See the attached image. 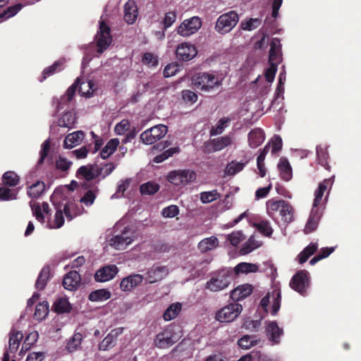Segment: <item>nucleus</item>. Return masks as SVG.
I'll list each match as a JSON object with an SVG mask.
<instances>
[{"instance_id": "obj_1", "label": "nucleus", "mask_w": 361, "mask_h": 361, "mask_svg": "<svg viewBox=\"0 0 361 361\" xmlns=\"http://www.w3.org/2000/svg\"><path fill=\"white\" fill-rule=\"evenodd\" d=\"M30 207L36 219L42 224H46V227L50 229L60 228L64 224L65 219L71 221L75 216L84 213V209L72 201L57 206L53 216L50 214L49 206L47 202H31Z\"/></svg>"}, {"instance_id": "obj_2", "label": "nucleus", "mask_w": 361, "mask_h": 361, "mask_svg": "<svg viewBox=\"0 0 361 361\" xmlns=\"http://www.w3.org/2000/svg\"><path fill=\"white\" fill-rule=\"evenodd\" d=\"M113 231H110L106 238L108 245L117 250L126 249L136 238V233L130 226L121 228V223H117Z\"/></svg>"}, {"instance_id": "obj_3", "label": "nucleus", "mask_w": 361, "mask_h": 361, "mask_svg": "<svg viewBox=\"0 0 361 361\" xmlns=\"http://www.w3.org/2000/svg\"><path fill=\"white\" fill-rule=\"evenodd\" d=\"M267 213L276 223L280 216L281 221L288 224L293 220L294 209L286 201L270 199L266 203Z\"/></svg>"}, {"instance_id": "obj_4", "label": "nucleus", "mask_w": 361, "mask_h": 361, "mask_svg": "<svg viewBox=\"0 0 361 361\" xmlns=\"http://www.w3.org/2000/svg\"><path fill=\"white\" fill-rule=\"evenodd\" d=\"M78 85L79 93L82 96L86 97H91L95 90L94 84L92 81L84 80L83 79L78 78L77 80L67 90L66 94L61 97L59 106L70 102L73 99ZM59 108L62 109L61 106H59Z\"/></svg>"}, {"instance_id": "obj_5", "label": "nucleus", "mask_w": 361, "mask_h": 361, "mask_svg": "<svg viewBox=\"0 0 361 361\" xmlns=\"http://www.w3.org/2000/svg\"><path fill=\"white\" fill-rule=\"evenodd\" d=\"M233 280V271L223 269L214 273L207 282L206 288L212 292H217L226 288Z\"/></svg>"}, {"instance_id": "obj_6", "label": "nucleus", "mask_w": 361, "mask_h": 361, "mask_svg": "<svg viewBox=\"0 0 361 361\" xmlns=\"http://www.w3.org/2000/svg\"><path fill=\"white\" fill-rule=\"evenodd\" d=\"M192 82L197 89L209 92L219 87L221 85V80L214 73H200L192 77Z\"/></svg>"}, {"instance_id": "obj_7", "label": "nucleus", "mask_w": 361, "mask_h": 361, "mask_svg": "<svg viewBox=\"0 0 361 361\" xmlns=\"http://www.w3.org/2000/svg\"><path fill=\"white\" fill-rule=\"evenodd\" d=\"M333 182L334 177H331L324 180L319 184L318 188L314 191L312 209H316L317 212H323Z\"/></svg>"}, {"instance_id": "obj_8", "label": "nucleus", "mask_w": 361, "mask_h": 361, "mask_svg": "<svg viewBox=\"0 0 361 361\" xmlns=\"http://www.w3.org/2000/svg\"><path fill=\"white\" fill-rule=\"evenodd\" d=\"M179 328L170 325L163 331L159 333L155 339L154 345L159 348H167L175 343L180 337Z\"/></svg>"}, {"instance_id": "obj_9", "label": "nucleus", "mask_w": 361, "mask_h": 361, "mask_svg": "<svg viewBox=\"0 0 361 361\" xmlns=\"http://www.w3.org/2000/svg\"><path fill=\"white\" fill-rule=\"evenodd\" d=\"M196 179L195 171L189 169L175 170L169 173L167 180L176 186L183 187Z\"/></svg>"}, {"instance_id": "obj_10", "label": "nucleus", "mask_w": 361, "mask_h": 361, "mask_svg": "<svg viewBox=\"0 0 361 361\" xmlns=\"http://www.w3.org/2000/svg\"><path fill=\"white\" fill-rule=\"evenodd\" d=\"M98 52L102 53L111 43L112 38L110 34V27L106 24L105 19L102 16L99 21V31L95 37Z\"/></svg>"}, {"instance_id": "obj_11", "label": "nucleus", "mask_w": 361, "mask_h": 361, "mask_svg": "<svg viewBox=\"0 0 361 361\" xmlns=\"http://www.w3.org/2000/svg\"><path fill=\"white\" fill-rule=\"evenodd\" d=\"M238 19V15L235 11L224 13L218 18L215 29L220 34L228 33L235 26Z\"/></svg>"}, {"instance_id": "obj_12", "label": "nucleus", "mask_w": 361, "mask_h": 361, "mask_svg": "<svg viewBox=\"0 0 361 361\" xmlns=\"http://www.w3.org/2000/svg\"><path fill=\"white\" fill-rule=\"evenodd\" d=\"M168 132V127L163 124L156 125L140 135V139L145 145H152L163 138Z\"/></svg>"}, {"instance_id": "obj_13", "label": "nucleus", "mask_w": 361, "mask_h": 361, "mask_svg": "<svg viewBox=\"0 0 361 361\" xmlns=\"http://www.w3.org/2000/svg\"><path fill=\"white\" fill-rule=\"evenodd\" d=\"M242 310L241 305L231 303L217 311L215 317L220 322H231L237 318Z\"/></svg>"}, {"instance_id": "obj_14", "label": "nucleus", "mask_w": 361, "mask_h": 361, "mask_svg": "<svg viewBox=\"0 0 361 361\" xmlns=\"http://www.w3.org/2000/svg\"><path fill=\"white\" fill-rule=\"evenodd\" d=\"M202 26V20L197 16L185 19L177 27V33L182 37H188L197 32Z\"/></svg>"}, {"instance_id": "obj_15", "label": "nucleus", "mask_w": 361, "mask_h": 361, "mask_svg": "<svg viewBox=\"0 0 361 361\" xmlns=\"http://www.w3.org/2000/svg\"><path fill=\"white\" fill-rule=\"evenodd\" d=\"M290 287L301 295H304L310 286V276L307 271L302 270L295 274L290 283Z\"/></svg>"}, {"instance_id": "obj_16", "label": "nucleus", "mask_w": 361, "mask_h": 361, "mask_svg": "<svg viewBox=\"0 0 361 361\" xmlns=\"http://www.w3.org/2000/svg\"><path fill=\"white\" fill-rule=\"evenodd\" d=\"M281 293L279 290H274L271 293H267L261 300L260 305L265 310L268 312V306L271 303V314L276 315L280 308Z\"/></svg>"}, {"instance_id": "obj_17", "label": "nucleus", "mask_w": 361, "mask_h": 361, "mask_svg": "<svg viewBox=\"0 0 361 361\" xmlns=\"http://www.w3.org/2000/svg\"><path fill=\"white\" fill-rule=\"evenodd\" d=\"M176 56L179 60L188 61L192 59L197 54L196 47L190 42H183L176 48Z\"/></svg>"}, {"instance_id": "obj_18", "label": "nucleus", "mask_w": 361, "mask_h": 361, "mask_svg": "<svg viewBox=\"0 0 361 361\" xmlns=\"http://www.w3.org/2000/svg\"><path fill=\"white\" fill-rule=\"evenodd\" d=\"M144 280V276L139 274H132L122 279L120 288L123 292H130L140 286Z\"/></svg>"}, {"instance_id": "obj_19", "label": "nucleus", "mask_w": 361, "mask_h": 361, "mask_svg": "<svg viewBox=\"0 0 361 361\" xmlns=\"http://www.w3.org/2000/svg\"><path fill=\"white\" fill-rule=\"evenodd\" d=\"M118 272V268L115 264L104 266L98 269L94 274L97 282H106L113 279Z\"/></svg>"}, {"instance_id": "obj_20", "label": "nucleus", "mask_w": 361, "mask_h": 361, "mask_svg": "<svg viewBox=\"0 0 361 361\" xmlns=\"http://www.w3.org/2000/svg\"><path fill=\"white\" fill-rule=\"evenodd\" d=\"M168 274L169 271L166 267H152L147 270L145 279L149 283H153L162 280Z\"/></svg>"}, {"instance_id": "obj_21", "label": "nucleus", "mask_w": 361, "mask_h": 361, "mask_svg": "<svg viewBox=\"0 0 361 361\" xmlns=\"http://www.w3.org/2000/svg\"><path fill=\"white\" fill-rule=\"evenodd\" d=\"M266 333L270 341L274 344H278L283 331L279 326L276 322L272 321L267 323Z\"/></svg>"}, {"instance_id": "obj_22", "label": "nucleus", "mask_w": 361, "mask_h": 361, "mask_svg": "<svg viewBox=\"0 0 361 361\" xmlns=\"http://www.w3.org/2000/svg\"><path fill=\"white\" fill-rule=\"evenodd\" d=\"M138 16V9L135 2L128 0L124 5V20L129 25L135 23Z\"/></svg>"}, {"instance_id": "obj_23", "label": "nucleus", "mask_w": 361, "mask_h": 361, "mask_svg": "<svg viewBox=\"0 0 361 361\" xmlns=\"http://www.w3.org/2000/svg\"><path fill=\"white\" fill-rule=\"evenodd\" d=\"M233 143V137L230 135H225L212 140L209 144V150L211 152H219Z\"/></svg>"}, {"instance_id": "obj_24", "label": "nucleus", "mask_w": 361, "mask_h": 361, "mask_svg": "<svg viewBox=\"0 0 361 361\" xmlns=\"http://www.w3.org/2000/svg\"><path fill=\"white\" fill-rule=\"evenodd\" d=\"M85 138V133L82 130H77L69 133L64 139L63 147L66 149H72L79 145Z\"/></svg>"}, {"instance_id": "obj_25", "label": "nucleus", "mask_w": 361, "mask_h": 361, "mask_svg": "<svg viewBox=\"0 0 361 361\" xmlns=\"http://www.w3.org/2000/svg\"><path fill=\"white\" fill-rule=\"evenodd\" d=\"M80 282V276L76 271L68 272L63 278V287L68 290H74Z\"/></svg>"}, {"instance_id": "obj_26", "label": "nucleus", "mask_w": 361, "mask_h": 361, "mask_svg": "<svg viewBox=\"0 0 361 361\" xmlns=\"http://www.w3.org/2000/svg\"><path fill=\"white\" fill-rule=\"evenodd\" d=\"M252 291V288L251 285L247 283L243 284L237 286L231 291V297L233 300L239 301L250 295Z\"/></svg>"}, {"instance_id": "obj_27", "label": "nucleus", "mask_w": 361, "mask_h": 361, "mask_svg": "<svg viewBox=\"0 0 361 361\" xmlns=\"http://www.w3.org/2000/svg\"><path fill=\"white\" fill-rule=\"evenodd\" d=\"M78 176L90 180L99 176V166H83L78 171Z\"/></svg>"}, {"instance_id": "obj_28", "label": "nucleus", "mask_w": 361, "mask_h": 361, "mask_svg": "<svg viewBox=\"0 0 361 361\" xmlns=\"http://www.w3.org/2000/svg\"><path fill=\"white\" fill-rule=\"evenodd\" d=\"M269 61L279 63L281 60V44L278 38H274L270 44Z\"/></svg>"}, {"instance_id": "obj_29", "label": "nucleus", "mask_w": 361, "mask_h": 361, "mask_svg": "<svg viewBox=\"0 0 361 361\" xmlns=\"http://www.w3.org/2000/svg\"><path fill=\"white\" fill-rule=\"evenodd\" d=\"M264 134L261 129H253L248 134L249 146L252 148H256L264 142Z\"/></svg>"}, {"instance_id": "obj_30", "label": "nucleus", "mask_w": 361, "mask_h": 361, "mask_svg": "<svg viewBox=\"0 0 361 361\" xmlns=\"http://www.w3.org/2000/svg\"><path fill=\"white\" fill-rule=\"evenodd\" d=\"M278 169L283 180L288 181L292 178V168L286 158L282 157L280 159L278 164Z\"/></svg>"}, {"instance_id": "obj_31", "label": "nucleus", "mask_w": 361, "mask_h": 361, "mask_svg": "<svg viewBox=\"0 0 361 361\" xmlns=\"http://www.w3.org/2000/svg\"><path fill=\"white\" fill-rule=\"evenodd\" d=\"M322 213L317 212L316 209H312L308 221L305 227V233H309L314 231L319 224Z\"/></svg>"}, {"instance_id": "obj_32", "label": "nucleus", "mask_w": 361, "mask_h": 361, "mask_svg": "<svg viewBox=\"0 0 361 361\" xmlns=\"http://www.w3.org/2000/svg\"><path fill=\"white\" fill-rule=\"evenodd\" d=\"M259 270V265L254 263L241 262L234 267L235 274H248L256 273Z\"/></svg>"}, {"instance_id": "obj_33", "label": "nucleus", "mask_w": 361, "mask_h": 361, "mask_svg": "<svg viewBox=\"0 0 361 361\" xmlns=\"http://www.w3.org/2000/svg\"><path fill=\"white\" fill-rule=\"evenodd\" d=\"M219 245V240L215 236H211L202 240L198 243V248L202 252H206L215 249Z\"/></svg>"}, {"instance_id": "obj_34", "label": "nucleus", "mask_w": 361, "mask_h": 361, "mask_svg": "<svg viewBox=\"0 0 361 361\" xmlns=\"http://www.w3.org/2000/svg\"><path fill=\"white\" fill-rule=\"evenodd\" d=\"M111 293L106 289H98L91 292L88 295V299L92 302H104L109 300Z\"/></svg>"}, {"instance_id": "obj_35", "label": "nucleus", "mask_w": 361, "mask_h": 361, "mask_svg": "<svg viewBox=\"0 0 361 361\" xmlns=\"http://www.w3.org/2000/svg\"><path fill=\"white\" fill-rule=\"evenodd\" d=\"M246 165V162L232 161L229 162L224 170L226 176H234L241 171Z\"/></svg>"}, {"instance_id": "obj_36", "label": "nucleus", "mask_w": 361, "mask_h": 361, "mask_svg": "<svg viewBox=\"0 0 361 361\" xmlns=\"http://www.w3.org/2000/svg\"><path fill=\"white\" fill-rule=\"evenodd\" d=\"M182 305L180 302L171 304L164 312L163 318L165 321H171L175 319L180 313Z\"/></svg>"}, {"instance_id": "obj_37", "label": "nucleus", "mask_w": 361, "mask_h": 361, "mask_svg": "<svg viewBox=\"0 0 361 361\" xmlns=\"http://www.w3.org/2000/svg\"><path fill=\"white\" fill-rule=\"evenodd\" d=\"M76 116L73 111L66 112L59 120V126L71 128L76 123Z\"/></svg>"}, {"instance_id": "obj_38", "label": "nucleus", "mask_w": 361, "mask_h": 361, "mask_svg": "<svg viewBox=\"0 0 361 361\" xmlns=\"http://www.w3.org/2000/svg\"><path fill=\"white\" fill-rule=\"evenodd\" d=\"M118 144V139L114 138L110 140L102 149L100 153L101 157L104 159L109 158L114 152Z\"/></svg>"}, {"instance_id": "obj_39", "label": "nucleus", "mask_w": 361, "mask_h": 361, "mask_svg": "<svg viewBox=\"0 0 361 361\" xmlns=\"http://www.w3.org/2000/svg\"><path fill=\"white\" fill-rule=\"evenodd\" d=\"M54 309L58 313H64L69 312L71 306L66 298L61 297L54 302Z\"/></svg>"}, {"instance_id": "obj_40", "label": "nucleus", "mask_w": 361, "mask_h": 361, "mask_svg": "<svg viewBox=\"0 0 361 361\" xmlns=\"http://www.w3.org/2000/svg\"><path fill=\"white\" fill-rule=\"evenodd\" d=\"M259 343V340L257 339L255 336H250V335H245L242 338H240L238 343L239 346L245 350H247L256 345H257Z\"/></svg>"}, {"instance_id": "obj_41", "label": "nucleus", "mask_w": 361, "mask_h": 361, "mask_svg": "<svg viewBox=\"0 0 361 361\" xmlns=\"http://www.w3.org/2000/svg\"><path fill=\"white\" fill-rule=\"evenodd\" d=\"M262 245L261 242L259 240H257L255 239V237L254 235H252L247 241L243 245V247L240 250V253L242 255H246L251 252H252L254 250L258 248Z\"/></svg>"}, {"instance_id": "obj_42", "label": "nucleus", "mask_w": 361, "mask_h": 361, "mask_svg": "<svg viewBox=\"0 0 361 361\" xmlns=\"http://www.w3.org/2000/svg\"><path fill=\"white\" fill-rule=\"evenodd\" d=\"M231 121L229 118H222L218 121L215 126H214L211 130L210 135L212 136L221 134L224 130L228 126Z\"/></svg>"}, {"instance_id": "obj_43", "label": "nucleus", "mask_w": 361, "mask_h": 361, "mask_svg": "<svg viewBox=\"0 0 361 361\" xmlns=\"http://www.w3.org/2000/svg\"><path fill=\"white\" fill-rule=\"evenodd\" d=\"M159 190V185L153 181H149L143 183L140 187V191L142 195H152L155 194Z\"/></svg>"}, {"instance_id": "obj_44", "label": "nucleus", "mask_w": 361, "mask_h": 361, "mask_svg": "<svg viewBox=\"0 0 361 361\" xmlns=\"http://www.w3.org/2000/svg\"><path fill=\"white\" fill-rule=\"evenodd\" d=\"M49 313V304L47 301H43L37 305L34 317L39 321L43 320Z\"/></svg>"}, {"instance_id": "obj_45", "label": "nucleus", "mask_w": 361, "mask_h": 361, "mask_svg": "<svg viewBox=\"0 0 361 361\" xmlns=\"http://www.w3.org/2000/svg\"><path fill=\"white\" fill-rule=\"evenodd\" d=\"M45 189V185L42 181H37L35 183L30 185L27 190V194L32 198L39 197Z\"/></svg>"}, {"instance_id": "obj_46", "label": "nucleus", "mask_w": 361, "mask_h": 361, "mask_svg": "<svg viewBox=\"0 0 361 361\" xmlns=\"http://www.w3.org/2000/svg\"><path fill=\"white\" fill-rule=\"evenodd\" d=\"M318 245L314 243H310L307 245L302 252L298 255L299 262L300 264L305 262L307 259L312 255L317 250Z\"/></svg>"}, {"instance_id": "obj_47", "label": "nucleus", "mask_w": 361, "mask_h": 361, "mask_svg": "<svg viewBox=\"0 0 361 361\" xmlns=\"http://www.w3.org/2000/svg\"><path fill=\"white\" fill-rule=\"evenodd\" d=\"M220 193L216 190L211 191L202 192L200 194V201L203 204L210 203L220 197Z\"/></svg>"}, {"instance_id": "obj_48", "label": "nucleus", "mask_w": 361, "mask_h": 361, "mask_svg": "<svg viewBox=\"0 0 361 361\" xmlns=\"http://www.w3.org/2000/svg\"><path fill=\"white\" fill-rule=\"evenodd\" d=\"M24 6L22 4H18L15 6L8 7L4 13L0 14V22H2L17 14Z\"/></svg>"}, {"instance_id": "obj_49", "label": "nucleus", "mask_w": 361, "mask_h": 361, "mask_svg": "<svg viewBox=\"0 0 361 361\" xmlns=\"http://www.w3.org/2000/svg\"><path fill=\"white\" fill-rule=\"evenodd\" d=\"M255 227L264 235L270 237L273 233V228L269 221L263 220L254 224Z\"/></svg>"}, {"instance_id": "obj_50", "label": "nucleus", "mask_w": 361, "mask_h": 361, "mask_svg": "<svg viewBox=\"0 0 361 361\" xmlns=\"http://www.w3.org/2000/svg\"><path fill=\"white\" fill-rule=\"evenodd\" d=\"M23 336V334L20 331L12 332L11 334L8 344L11 352H15L18 349Z\"/></svg>"}, {"instance_id": "obj_51", "label": "nucleus", "mask_w": 361, "mask_h": 361, "mask_svg": "<svg viewBox=\"0 0 361 361\" xmlns=\"http://www.w3.org/2000/svg\"><path fill=\"white\" fill-rule=\"evenodd\" d=\"M82 339V336L80 333H75L68 341L66 348L69 352L76 350L80 345Z\"/></svg>"}, {"instance_id": "obj_52", "label": "nucleus", "mask_w": 361, "mask_h": 361, "mask_svg": "<svg viewBox=\"0 0 361 361\" xmlns=\"http://www.w3.org/2000/svg\"><path fill=\"white\" fill-rule=\"evenodd\" d=\"M18 192V189H9L6 188H0V200L1 201H8L16 199L17 194Z\"/></svg>"}, {"instance_id": "obj_53", "label": "nucleus", "mask_w": 361, "mask_h": 361, "mask_svg": "<svg viewBox=\"0 0 361 361\" xmlns=\"http://www.w3.org/2000/svg\"><path fill=\"white\" fill-rule=\"evenodd\" d=\"M49 269L48 267H44L36 281V288L39 290H42L45 286L46 283L49 279Z\"/></svg>"}, {"instance_id": "obj_54", "label": "nucleus", "mask_w": 361, "mask_h": 361, "mask_svg": "<svg viewBox=\"0 0 361 361\" xmlns=\"http://www.w3.org/2000/svg\"><path fill=\"white\" fill-rule=\"evenodd\" d=\"M20 178L13 171H7L3 175V182L4 185L8 186H15L18 184Z\"/></svg>"}, {"instance_id": "obj_55", "label": "nucleus", "mask_w": 361, "mask_h": 361, "mask_svg": "<svg viewBox=\"0 0 361 361\" xmlns=\"http://www.w3.org/2000/svg\"><path fill=\"white\" fill-rule=\"evenodd\" d=\"M63 60L56 61L52 66L47 67L43 71V80L47 77L50 76L56 72L60 71L62 69Z\"/></svg>"}, {"instance_id": "obj_56", "label": "nucleus", "mask_w": 361, "mask_h": 361, "mask_svg": "<svg viewBox=\"0 0 361 361\" xmlns=\"http://www.w3.org/2000/svg\"><path fill=\"white\" fill-rule=\"evenodd\" d=\"M260 24L261 20L259 18H250L246 21H243L240 26L243 30L251 31L258 27Z\"/></svg>"}, {"instance_id": "obj_57", "label": "nucleus", "mask_w": 361, "mask_h": 361, "mask_svg": "<svg viewBox=\"0 0 361 361\" xmlns=\"http://www.w3.org/2000/svg\"><path fill=\"white\" fill-rule=\"evenodd\" d=\"M96 195L97 193L95 190H87L80 198V202L84 204L86 207H90L94 203Z\"/></svg>"}, {"instance_id": "obj_58", "label": "nucleus", "mask_w": 361, "mask_h": 361, "mask_svg": "<svg viewBox=\"0 0 361 361\" xmlns=\"http://www.w3.org/2000/svg\"><path fill=\"white\" fill-rule=\"evenodd\" d=\"M226 239L232 245L237 246L244 239V235L241 231H237L227 235Z\"/></svg>"}, {"instance_id": "obj_59", "label": "nucleus", "mask_w": 361, "mask_h": 361, "mask_svg": "<svg viewBox=\"0 0 361 361\" xmlns=\"http://www.w3.org/2000/svg\"><path fill=\"white\" fill-rule=\"evenodd\" d=\"M39 334L37 331H32L30 332L25 338L24 343L23 345L22 349L27 350L30 348L34 343H35L38 339Z\"/></svg>"}, {"instance_id": "obj_60", "label": "nucleus", "mask_w": 361, "mask_h": 361, "mask_svg": "<svg viewBox=\"0 0 361 361\" xmlns=\"http://www.w3.org/2000/svg\"><path fill=\"white\" fill-rule=\"evenodd\" d=\"M277 64L278 63L270 61L269 67L267 69H266L264 75L268 82L271 83L274 81L277 71Z\"/></svg>"}, {"instance_id": "obj_61", "label": "nucleus", "mask_w": 361, "mask_h": 361, "mask_svg": "<svg viewBox=\"0 0 361 361\" xmlns=\"http://www.w3.org/2000/svg\"><path fill=\"white\" fill-rule=\"evenodd\" d=\"M131 181L130 178H126L124 180H120L116 192L112 196L114 197L116 196V197H121L124 192L127 190V188L129 187L130 183Z\"/></svg>"}, {"instance_id": "obj_62", "label": "nucleus", "mask_w": 361, "mask_h": 361, "mask_svg": "<svg viewBox=\"0 0 361 361\" xmlns=\"http://www.w3.org/2000/svg\"><path fill=\"white\" fill-rule=\"evenodd\" d=\"M179 213L178 207L176 205H170L164 207L161 211V214L166 218H173Z\"/></svg>"}, {"instance_id": "obj_63", "label": "nucleus", "mask_w": 361, "mask_h": 361, "mask_svg": "<svg viewBox=\"0 0 361 361\" xmlns=\"http://www.w3.org/2000/svg\"><path fill=\"white\" fill-rule=\"evenodd\" d=\"M268 144L271 145V153L276 154L281 149L282 139L279 135H275Z\"/></svg>"}, {"instance_id": "obj_64", "label": "nucleus", "mask_w": 361, "mask_h": 361, "mask_svg": "<svg viewBox=\"0 0 361 361\" xmlns=\"http://www.w3.org/2000/svg\"><path fill=\"white\" fill-rule=\"evenodd\" d=\"M114 345V338L112 334L106 336L99 344L100 350H107Z\"/></svg>"}]
</instances>
